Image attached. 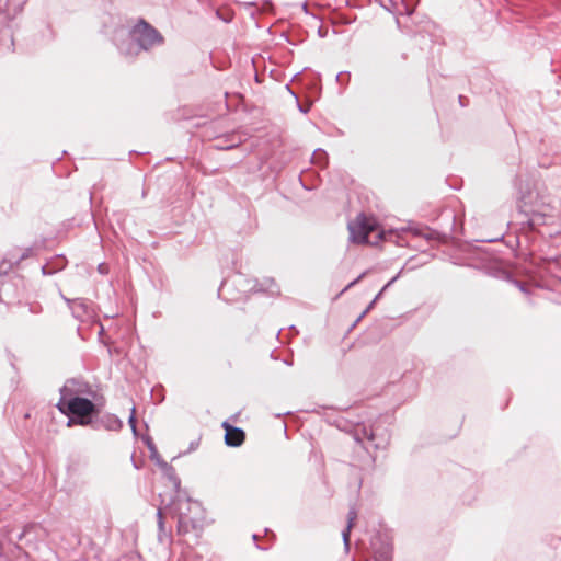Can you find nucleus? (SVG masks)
Here are the masks:
<instances>
[{"instance_id":"3","label":"nucleus","mask_w":561,"mask_h":561,"mask_svg":"<svg viewBox=\"0 0 561 561\" xmlns=\"http://www.w3.org/2000/svg\"><path fill=\"white\" fill-rule=\"evenodd\" d=\"M131 38L137 43V50H135V54L141 49L148 50L163 42L161 34L144 21L135 25L131 31Z\"/></svg>"},{"instance_id":"2","label":"nucleus","mask_w":561,"mask_h":561,"mask_svg":"<svg viewBox=\"0 0 561 561\" xmlns=\"http://www.w3.org/2000/svg\"><path fill=\"white\" fill-rule=\"evenodd\" d=\"M350 241L353 243H368L370 233L378 231L375 218L359 214L347 225Z\"/></svg>"},{"instance_id":"11","label":"nucleus","mask_w":561,"mask_h":561,"mask_svg":"<svg viewBox=\"0 0 561 561\" xmlns=\"http://www.w3.org/2000/svg\"><path fill=\"white\" fill-rule=\"evenodd\" d=\"M399 275L392 277L383 287L382 289L379 291V294L375 297V299L370 302L369 307L367 308V310L369 308H371V306L376 302L377 299H379V297L382 295V293L389 287L391 286L397 279H398Z\"/></svg>"},{"instance_id":"15","label":"nucleus","mask_w":561,"mask_h":561,"mask_svg":"<svg viewBox=\"0 0 561 561\" xmlns=\"http://www.w3.org/2000/svg\"><path fill=\"white\" fill-rule=\"evenodd\" d=\"M98 268H99V272H100V273H102V274H103V273H106V271H105V265H104V264H100Z\"/></svg>"},{"instance_id":"4","label":"nucleus","mask_w":561,"mask_h":561,"mask_svg":"<svg viewBox=\"0 0 561 561\" xmlns=\"http://www.w3.org/2000/svg\"><path fill=\"white\" fill-rule=\"evenodd\" d=\"M175 510L178 511L179 534L186 535L197 527L198 520L194 517H191L188 514L194 510H199V504L197 502H192L191 500L178 501L175 504Z\"/></svg>"},{"instance_id":"10","label":"nucleus","mask_w":561,"mask_h":561,"mask_svg":"<svg viewBox=\"0 0 561 561\" xmlns=\"http://www.w3.org/2000/svg\"><path fill=\"white\" fill-rule=\"evenodd\" d=\"M357 518V512L355 508H351L347 515V526L342 531L343 541L346 548L350 546V531L355 523V519Z\"/></svg>"},{"instance_id":"13","label":"nucleus","mask_w":561,"mask_h":561,"mask_svg":"<svg viewBox=\"0 0 561 561\" xmlns=\"http://www.w3.org/2000/svg\"><path fill=\"white\" fill-rule=\"evenodd\" d=\"M365 273L360 274L356 279H354L353 282H351L345 289L354 286L355 284H357L363 277H364Z\"/></svg>"},{"instance_id":"9","label":"nucleus","mask_w":561,"mask_h":561,"mask_svg":"<svg viewBox=\"0 0 561 561\" xmlns=\"http://www.w3.org/2000/svg\"><path fill=\"white\" fill-rule=\"evenodd\" d=\"M100 422L108 431H119L123 427V422L114 414L103 416Z\"/></svg>"},{"instance_id":"8","label":"nucleus","mask_w":561,"mask_h":561,"mask_svg":"<svg viewBox=\"0 0 561 561\" xmlns=\"http://www.w3.org/2000/svg\"><path fill=\"white\" fill-rule=\"evenodd\" d=\"M157 518H158V539L161 543H167L171 541V534L167 531L164 518L162 515L161 508L157 512Z\"/></svg>"},{"instance_id":"16","label":"nucleus","mask_w":561,"mask_h":561,"mask_svg":"<svg viewBox=\"0 0 561 561\" xmlns=\"http://www.w3.org/2000/svg\"><path fill=\"white\" fill-rule=\"evenodd\" d=\"M375 561H377V560H375Z\"/></svg>"},{"instance_id":"7","label":"nucleus","mask_w":561,"mask_h":561,"mask_svg":"<svg viewBox=\"0 0 561 561\" xmlns=\"http://www.w3.org/2000/svg\"><path fill=\"white\" fill-rule=\"evenodd\" d=\"M65 300L68 302L72 314L77 319H82L84 316L89 314L88 306L81 299L70 300L65 298Z\"/></svg>"},{"instance_id":"1","label":"nucleus","mask_w":561,"mask_h":561,"mask_svg":"<svg viewBox=\"0 0 561 561\" xmlns=\"http://www.w3.org/2000/svg\"><path fill=\"white\" fill-rule=\"evenodd\" d=\"M84 393L83 385L76 380H68L60 389V399L56 404L57 409L65 415L72 414L78 417L77 421L69 420L68 425L72 422L80 425L90 424V415L95 412V404L80 394Z\"/></svg>"},{"instance_id":"6","label":"nucleus","mask_w":561,"mask_h":561,"mask_svg":"<svg viewBox=\"0 0 561 561\" xmlns=\"http://www.w3.org/2000/svg\"><path fill=\"white\" fill-rule=\"evenodd\" d=\"M224 427L226 430L225 443L228 446L238 447L243 443L245 435L241 428L229 425L227 422L224 423Z\"/></svg>"},{"instance_id":"12","label":"nucleus","mask_w":561,"mask_h":561,"mask_svg":"<svg viewBox=\"0 0 561 561\" xmlns=\"http://www.w3.org/2000/svg\"><path fill=\"white\" fill-rule=\"evenodd\" d=\"M128 423H129V425L131 427L133 433L136 434L137 430H136L135 408L131 409V414H130V416L128 419Z\"/></svg>"},{"instance_id":"5","label":"nucleus","mask_w":561,"mask_h":561,"mask_svg":"<svg viewBox=\"0 0 561 561\" xmlns=\"http://www.w3.org/2000/svg\"><path fill=\"white\" fill-rule=\"evenodd\" d=\"M522 211H524L528 216V224L533 229H536L539 226L547 225L550 219H552V215L548 214L545 209H535L527 206V203L523 199V204L520 205Z\"/></svg>"},{"instance_id":"14","label":"nucleus","mask_w":561,"mask_h":561,"mask_svg":"<svg viewBox=\"0 0 561 561\" xmlns=\"http://www.w3.org/2000/svg\"><path fill=\"white\" fill-rule=\"evenodd\" d=\"M363 432L368 440H374L375 437H374V433L371 431L368 433L366 428H363Z\"/></svg>"}]
</instances>
